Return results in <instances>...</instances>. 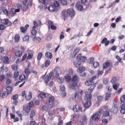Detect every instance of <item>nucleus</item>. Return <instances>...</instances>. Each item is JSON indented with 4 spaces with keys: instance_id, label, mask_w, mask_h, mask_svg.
Segmentation results:
<instances>
[{
    "instance_id": "36",
    "label": "nucleus",
    "mask_w": 125,
    "mask_h": 125,
    "mask_svg": "<svg viewBox=\"0 0 125 125\" xmlns=\"http://www.w3.org/2000/svg\"><path fill=\"white\" fill-rule=\"evenodd\" d=\"M109 82V80L107 78H104L103 80V83L105 85L107 84Z\"/></svg>"
},
{
    "instance_id": "52",
    "label": "nucleus",
    "mask_w": 125,
    "mask_h": 125,
    "mask_svg": "<svg viewBox=\"0 0 125 125\" xmlns=\"http://www.w3.org/2000/svg\"><path fill=\"white\" fill-rule=\"evenodd\" d=\"M77 80V77L76 75L74 76L72 79V81L73 82H76Z\"/></svg>"
},
{
    "instance_id": "31",
    "label": "nucleus",
    "mask_w": 125,
    "mask_h": 125,
    "mask_svg": "<svg viewBox=\"0 0 125 125\" xmlns=\"http://www.w3.org/2000/svg\"><path fill=\"white\" fill-rule=\"evenodd\" d=\"M25 76L24 75H20L19 78V80L22 81L25 79Z\"/></svg>"
},
{
    "instance_id": "13",
    "label": "nucleus",
    "mask_w": 125,
    "mask_h": 125,
    "mask_svg": "<svg viewBox=\"0 0 125 125\" xmlns=\"http://www.w3.org/2000/svg\"><path fill=\"white\" fill-rule=\"evenodd\" d=\"M32 39L34 41L36 42H39L41 41V39L40 37L35 35L33 37Z\"/></svg>"
},
{
    "instance_id": "14",
    "label": "nucleus",
    "mask_w": 125,
    "mask_h": 125,
    "mask_svg": "<svg viewBox=\"0 0 125 125\" xmlns=\"http://www.w3.org/2000/svg\"><path fill=\"white\" fill-rule=\"evenodd\" d=\"M73 64L75 65V66L76 67H78L79 66L81 65V62L80 61H73Z\"/></svg>"
},
{
    "instance_id": "19",
    "label": "nucleus",
    "mask_w": 125,
    "mask_h": 125,
    "mask_svg": "<svg viewBox=\"0 0 125 125\" xmlns=\"http://www.w3.org/2000/svg\"><path fill=\"white\" fill-rule=\"evenodd\" d=\"M22 51H20L16 52L15 53L16 56L18 57H21L22 55Z\"/></svg>"
},
{
    "instance_id": "39",
    "label": "nucleus",
    "mask_w": 125,
    "mask_h": 125,
    "mask_svg": "<svg viewBox=\"0 0 125 125\" xmlns=\"http://www.w3.org/2000/svg\"><path fill=\"white\" fill-rule=\"evenodd\" d=\"M33 55V53H29L27 57V59L28 60L30 59L32 57Z\"/></svg>"
},
{
    "instance_id": "63",
    "label": "nucleus",
    "mask_w": 125,
    "mask_h": 125,
    "mask_svg": "<svg viewBox=\"0 0 125 125\" xmlns=\"http://www.w3.org/2000/svg\"><path fill=\"white\" fill-rule=\"evenodd\" d=\"M48 24L49 25L48 28L49 29L50 28V27L51 25H53V22L51 21H49L48 22Z\"/></svg>"
},
{
    "instance_id": "22",
    "label": "nucleus",
    "mask_w": 125,
    "mask_h": 125,
    "mask_svg": "<svg viewBox=\"0 0 125 125\" xmlns=\"http://www.w3.org/2000/svg\"><path fill=\"white\" fill-rule=\"evenodd\" d=\"M85 83L86 85L89 86L93 84L94 83L90 79V80L89 81H86Z\"/></svg>"
},
{
    "instance_id": "51",
    "label": "nucleus",
    "mask_w": 125,
    "mask_h": 125,
    "mask_svg": "<svg viewBox=\"0 0 125 125\" xmlns=\"http://www.w3.org/2000/svg\"><path fill=\"white\" fill-rule=\"evenodd\" d=\"M19 72L18 71L15 72L14 73V78H16L19 75Z\"/></svg>"
},
{
    "instance_id": "24",
    "label": "nucleus",
    "mask_w": 125,
    "mask_h": 125,
    "mask_svg": "<svg viewBox=\"0 0 125 125\" xmlns=\"http://www.w3.org/2000/svg\"><path fill=\"white\" fill-rule=\"evenodd\" d=\"M118 108L117 107L114 106L111 109V111L113 112L114 114H116L117 112Z\"/></svg>"
},
{
    "instance_id": "48",
    "label": "nucleus",
    "mask_w": 125,
    "mask_h": 125,
    "mask_svg": "<svg viewBox=\"0 0 125 125\" xmlns=\"http://www.w3.org/2000/svg\"><path fill=\"white\" fill-rule=\"evenodd\" d=\"M29 37L28 36H26L24 37L23 39V41L27 42L29 40Z\"/></svg>"
},
{
    "instance_id": "10",
    "label": "nucleus",
    "mask_w": 125,
    "mask_h": 125,
    "mask_svg": "<svg viewBox=\"0 0 125 125\" xmlns=\"http://www.w3.org/2000/svg\"><path fill=\"white\" fill-rule=\"evenodd\" d=\"M68 10L69 11V13H68L69 16H70L71 18L74 16L75 15V13L74 11L72 9H68Z\"/></svg>"
},
{
    "instance_id": "12",
    "label": "nucleus",
    "mask_w": 125,
    "mask_h": 125,
    "mask_svg": "<svg viewBox=\"0 0 125 125\" xmlns=\"http://www.w3.org/2000/svg\"><path fill=\"white\" fill-rule=\"evenodd\" d=\"M120 112L122 114L125 113V103L122 105L120 106Z\"/></svg>"
},
{
    "instance_id": "55",
    "label": "nucleus",
    "mask_w": 125,
    "mask_h": 125,
    "mask_svg": "<svg viewBox=\"0 0 125 125\" xmlns=\"http://www.w3.org/2000/svg\"><path fill=\"white\" fill-rule=\"evenodd\" d=\"M52 36L51 34H49L47 37L46 39L47 41L50 40H51Z\"/></svg>"
},
{
    "instance_id": "3",
    "label": "nucleus",
    "mask_w": 125,
    "mask_h": 125,
    "mask_svg": "<svg viewBox=\"0 0 125 125\" xmlns=\"http://www.w3.org/2000/svg\"><path fill=\"white\" fill-rule=\"evenodd\" d=\"M102 111L103 110L102 109H100L98 112H96L95 114H93L91 116L92 119L95 121L98 120L100 118L101 113Z\"/></svg>"
},
{
    "instance_id": "47",
    "label": "nucleus",
    "mask_w": 125,
    "mask_h": 125,
    "mask_svg": "<svg viewBox=\"0 0 125 125\" xmlns=\"http://www.w3.org/2000/svg\"><path fill=\"white\" fill-rule=\"evenodd\" d=\"M59 5V3L58 1H54L53 5L56 8V7H58Z\"/></svg>"
},
{
    "instance_id": "25",
    "label": "nucleus",
    "mask_w": 125,
    "mask_h": 125,
    "mask_svg": "<svg viewBox=\"0 0 125 125\" xmlns=\"http://www.w3.org/2000/svg\"><path fill=\"white\" fill-rule=\"evenodd\" d=\"M24 72L26 74V78H28L30 73V70L28 68H26Z\"/></svg>"
},
{
    "instance_id": "11",
    "label": "nucleus",
    "mask_w": 125,
    "mask_h": 125,
    "mask_svg": "<svg viewBox=\"0 0 125 125\" xmlns=\"http://www.w3.org/2000/svg\"><path fill=\"white\" fill-rule=\"evenodd\" d=\"M60 70L59 68L57 67H55L54 70V72H55L56 77L57 78H58L59 77V75L58 72L59 71H60Z\"/></svg>"
},
{
    "instance_id": "7",
    "label": "nucleus",
    "mask_w": 125,
    "mask_h": 125,
    "mask_svg": "<svg viewBox=\"0 0 125 125\" xmlns=\"http://www.w3.org/2000/svg\"><path fill=\"white\" fill-rule=\"evenodd\" d=\"M108 107L106 106L104 107V111H103V116L105 117L109 115V112L108 110Z\"/></svg>"
},
{
    "instance_id": "60",
    "label": "nucleus",
    "mask_w": 125,
    "mask_h": 125,
    "mask_svg": "<svg viewBox=\"0 0 125 125\" xmlns=\"http://www.w3.org/2000/svg\"><path fill=\"white\" fill-rule=\"evenodd\" d=\"M9 94V93L8 92L6 91H4L3 92V95L1 96V97H3V96H7Z\"/></svg>"
},
{
    "instance_id": "41",
    "label": "nucleus",
    "mask_w": 125,
    "mask_h": 125,
    "mask_svg": "<svg viewBox=\"0 0 125 125\" xmlns=\"http://www.w3.org/2000/svg\"><path fill=\"white\" fill-rule=\"evenodd\" d=\"M50 61L47 59L45 63V66L46 67H48L50 65Z\"/></svg>"
},
{
    "instance_id": "32",
    "label": "nucleus",
    "mask_w": 125,
    "mask_h": 125,
    "mask_svg": "<svg viewBox=\"0 0 125 125\" xmlns=\"http://www.w3.org/2000/svg\"><path fill=\"white\" fill-rule=\"evenodd\" d=\"M35 115L34 111V110H32L31 111L30 115V119L31 120V118L33 119V117Z\"/></svg>"
},
{
    "instance_id": "28",
    "label": "nucleus",
    "mask_w": 125,
    "mask_h": 125,
    "mask_svg": "<svg viewBox=\"0 0 125 125\" xmlns=\"http://www.w3.org/2000/svg\"><path fill=\"white\" fill-rule=\"evenodd\" d=\"M117 80V79L116 77H113L111 80V82L113 84L116 83Z\"/></svg>"
},
{
    "instance_id": "62",
    "label": "nucleus",
    "mask_w": 125,
    "mask_h": 125,
    "mask_svg": "<svg viewBox=\"0 0 125 125\" xmlns=\"http://www.w3.org/2000/svg\"><path fill=\"white\" fill-rule=\"evenodd\" d=\"M3 23L5 25H7L9 22V20L8 19H5L3 20Z\"/></svg>"
},
{
    "instance_id": "20",
    "label": "nucleus",
    "mask_w": 125,
    "mask_h": 125,
    "mask_svg": "<svg viewBox=\"0 0 125 125\" xmlns=\"http://www.w3.org/2000/svg\"><path fill=\"white\" fill-rule=\"evenodd\" d=\"M47 105V106L46 105H44L42 106L41 108V110L42 111H44L46 110V109L47 110H49L50 109H48L49 106Z\"/></svg>"
},
{
    "instance_id": "38",
    "label": "nucleus",
    "mask_w": 125,
    "mask_h": 125,
    "mask_svg": "<svg viewBox=\"0 0 125 125\" xmlns=\"http://www.w3.org/2000/svg\"><path fill=\"white\" fill-rule=\"evenodd\" d=\"M60 2L62 5H66L67 3V1L66 0H61Z\"/></svg>"
},
{
    "instance_id": "54",
    "label": "nucleus",
    "mask_w": 125,
    "mask_h": 125,
    "mask_svg": "<svg viewBox=\"0 0 125 125\" xmlns=\"http://www.w3.org/2000/svg\"><path fill=\"white\" fill-rule=\"evenodd\" d=\"M97 98L98 101H100L103 99V96L100 95L97 97Z\"/></svg>"
},
{
    "instance_id": "59",
    "label": "nucleus",
    "mask_w": 125,
    "mask_h": 125,
    "mask_svg": "<svg viewBox=\"0 0 125 125\" xmlns=\"http://www.w3.org/2000/svg\"><path fill=\"white\" fill-rule=\"evenodd\" d=\"M20 29L21 31L23 33H25V31H26V30L25 29L24 27H21Z\"/></svg>"
},
{
    "instance_id": "46",
    "label": "nucleus",
    "mask_w": 125,
    "mask_h": 125,
    "mask_svg": "<svg viewBox=\"0 0 125 125\" xmlns=\"http://www.w3.org/2000/svg\"><path fill=\"white\" fill-rule=\"evenodd\" d=\"M65 79L66 81L69 82L71 80V78L70 76H68L65 77Z\"/></svg>"
},
{
    "instance_id": "43",
    "label": "nucleus",
    "mask_w": 125,
    "mask_h": 125,
    "mask_svg": "<svg viewBox=\"0 0 125 125\" xmlns=\"http://www.w3.org/2000/svg\"><path fill=\"white\" fill-rule=\"evenodd\" d=\"M58 82L60 83H62L64 81V79L62 77L60 78L58 80Z\"/></svg>"
},
{
    "instance_id": "42",
    "label": "nucleus",
    "mask_w": 125,
    "mask_h": 125,
    "mask_svg": "<svg viewBox=\"0 0 125 125\" xmlns=\"http://www.w3.org/2000/svg\"><path fill=\"white\" fill-rule=\"evenodd\" d=\"M109 63L108 62H107L103 64V67L104 69L106 68V67L109 66Z\"/></svg>"
},
{
    "instance_id": "45",
    "label": "nucleus",
    "mask_w": 125,
    "mask_h": 125,
    "mask_svg": "<svg viewBox=\"0 0 125 125\" xmlns=\"http://www.w3.org/2000/svg\"><path fill=\"white\" fill-rule=\"evenodd\" d=\"M94 58L91 57L88 60V62L89 63H92L94 61Z\"/></svg>"
},
{
    "instance_id": "37",
    "label": "nucleus",
    "mask_w": 125,
    "mask_h": 125,
    "mask_svg": "<svg viewBox=\"0 0 125 125\" xmlns=\"http://www.w3.org/2000/svg\"><path fill=\"white\" fill-rule=\"evenodd\" d=\"M5 77L3 74L0 75V82L3 81L5 79Z\"/></svg>"
},
{
    "instance_id": "61",
    "label": "nucleus",
    "mask_w": 125,
    "mask_h": 125,
    "mask_svg": "<svg viewBox=\"0 0 125 125\" xmlns=\"http://www.w3.org/2000/svg\"><path fill=\"white\" fill-rule=\"evenodd\" d=\"M68 75H72L73 74V71L72 69H71L69 71L68 70Z\"/></svg>"
},
{
    "instance_id": "21",
    "label": "nucleus",
    "mask_w": 125,
    "mask_h": 125,
    "mask_svg": "<svg viewBox=\"0 0 125 125\" xmlns=\"http://www.w3.org/2000/svg\"><path fill=\"white\" fill-rule=\"evenodd\" d=\"M20 36L18 34H16L15 35L14 37V41L16 42H18L20 40Z\"/></svg>"
},
{
    "instance_id": "17",
    "label": "nucleus",
    "mask_w": 125,
    "mask_h": 125,
    "mask_svg": "<svg viewBox=\"0 0 125 125\" xmlns=\"http://www.w3.org/2000/svg\"><path fill=\"white\" fill-rule=\"evenodd\" d=\"M45 56L48 59H51L52 57V55L51 53L48 52L45 54Z\"/></svg>"
},
{
    "instance_id": "5",
    "label": "nucleus",
    "mask_w": 125,
    "mask_h": 125,
    "mask_svg": "<svg viewBox=\"0 0 125 125\" xmlns=\"http://www.w3.org/2000/svg\"><path fill=\"white\" fill-rule=\"evenodd\" d=\"M69 10H68L67 11L64 10L62 11L61 16L62 18L64 19V21H65L66 19L69 16Z\"/></svg>"
},
{
    "instance_id": "29",
    "label": "nucleus",
    "mask_w": 125,
    "mask_h": 125,
    "mask_svg": "<svg viewBox=\"0 0 125 125\" xmlns=\"http://www.w3.org/2000/svg\"><path fill=\"white\" fill-rule=\"evenodd\" d=\"M77 83L74 82L73 83L72 85H71L70 87V88L72 89H73L74 88V87L77 86Z\"/></svg>"
},
{
    "instance_id": "8",
    "label": "nucleus",
    "mask_w": 125,
    "mask_h": 125,
    "mask_svg": "<svg viewBox=\"0 0 125 125\" xmlns=\"http://www.w3.org/2000/svg\"><path fill=\"white\" fill-rule=\"evenodd\" d=\"M75 6L76 8L80 11H81L83 10V6L79 3H77L76 4Z\"/></svg>"
},
{
    "instance_id": "9",
    "label": "nucleus",
    "mask_w": 125,
    "mask_h": 125,
    "mask_svg": "<svg viewBox=\"0 0 125 125\" xmlns=\"http://www.w3.org/2000/svg\"><path fill=\"white\" fill-rule=\"evenodd\" d=\"M48 10L51 11H57V9L53 5H50L48 8Z\"/></svg>"
},
{
    "instance_id": "40",
    "label": "nucleus",
    "mask_w": 125,
    "mask_h": 125,
    "mask_svg": "<svg viewBox=\"0 0 125 125\" xmlns=\"http://www.w3.org/2000/svg\"><path fill=\"white\" fill-rule=\"evenodd\" d=\"M120 101L122 103L125 102V95H124L120 98Z\"/></svg>"
},
{
    "instance_id": "26",
    "label": "nucleus",
    "mask_w": 125,
    "mask_h": 125,
    "mask_svg": "<svg viewBox=\"0 0 125 125\" xmlns=\"http://www.w3.org/2000/svg\"><path fill=\"white\" fill-rule=\"evenodd\" d=\"M2 60L4 63L5 64L7 63L9 60L8 57L7 56H4L2 58Z\"/></svg>"
},
{
    "instance_id": "1",
    "label": "nucleus",
    "mask_w": 125,
    "mask_h": 125,
    "mask_svg": "<svg viewBox=\"0 0 125 125\" xmlns=\"http://www.w3.org/2000/svg\"><path fill=\"white\" fill-rule=\"evenodd\" d=\"M54 97L50 95L49 96L48 100L46 102V104L49 106L48 109H51L53 107L56 106L58 102L54 101Z\"/></svg>"
},
{
    "instance_id": "23",
    "label": "nucleus",
    "mask_w": 125,
    "mask_h": 125,
    "mask_svg": "<svg viewBox=\"0 0 125 125\" xmlns=\"http://www.w3.org/2000/svg\"><path fill=\"white\" fill-rule=\"evenodd\" d=\"M111 96V94L110 93H106L104 99L106 101H107L109 99Z\"/></svg>"
},
{
    "instance_id": "35",
    "label": "nucleus",
    "mask_w": 125,
    "mask_h": 125,
    "mask_svg": "<svg viewBox=\"0 0 125 125\" xmlns=\"http://www.w3.org/2000/svg\"><path fill=\"white\" fill-rule=\"evenodd\" d=\"M119 86V84L118 83H116L113 85V88L115 90H117Z\"/></svg>"
},
{
    "instance_id": "16",
    "label": "nucleus",
    "mask_w": 125,
    "mask_h": 125,
    "mask_svg": "<svg viewBox=\"0 0 125 125\" xmlns=\"http://www.w3.org/2000/svg\"><path fill=\"white\" fill-rule=\"evenodd\" d=\"M46 94L44 93H40L38 95V97L39 98H40L41 99H44L46 97Z\"/></svg>"
},
{
    "instance_id": "4",
    "label": "nucleus",
    "mask_w": 125,
    "mask_h": 125,
    "mask_svg": "<svg viewBox=\"0 0 125 125\" xmlns=\"http://www.w3.org/2000/svg\"><path fill=\"white\" fill-rule=\"evenodd\" d=\"M53 71H52V72H50L49 75H47L45 77L44 79V82L46 85L47 84L50 79L52 80L54 78V76L53 75Z\"/></svg>"
},
{
    "instance_id": "58",
    "label": "nucleus",
    "mask_w": 125,
    "mask_h": 125,
    "mask_svg": "<svg viewBox=\"0 0 125 125\" xmlns=\"http://www.w3.org/2000/svg\"><path fill=\"white\" fill-rule=\"evenodd\" d=\"M107 39L106 38H104L101 42V43L102 44H104L107 41Z\"/></svg>"
},
{
    "instance_id": "15",
    "label": "nucleus",
    "mask_w": 125,
    "mask_h": 125,
    "mask_svg": "<svg viewBox=\"0 0 125 125\" xmlns=\"http://www.w3.org/2000/svg\"><path fill=\"white\" fill-rule=\"evenodd\" d=\"M32 92H30L27 95V96L26 95L25 96V97L26 100L27 101L30 100L32 98Z\"/></svg>"
},
{
    "instance_id": "27",
    "label": "nucleus",
    "mask_w": 125,
    "mask_h": 125,
    "mask_svg": "<svg viewBox=\"0 0 125 125\" xmlns=\"http://www.w3.org/2000/svg\"><path fill=\"white\" fill-rule=\"evenodd\" d=\"M85 70V68L82 66L79 67L77 69V71L79 72H83Z\"/></svg>"
},
{
    "instance_id": "33",
    "label": "nucleus",
    "mask_w": 125,
    "mask_h": 125,
    "mask_svg": "<svg viewBox=\"0 0 125 125\" xmlns=\"http://www.w3.org/2000/svg\"><path fill=\"white\" fill-rule=\"evenodd\" d=\"M79 59L82 62H84L86 60V57L85 56H81L79 58Z\"/></svg>"
},
{
    "instance_id": "18",
    "label": "nucleus",
    "mask_w": 125,
    "mask_h": 125,
    "mask_svg": "<svg viewBox=\"0 0 125 125\" xmlns=\"http://www.w3.org/2000/svg\"><path fill=\"white\" fill-rule=\"evenodd\" d=\"M23 5H24V8L27 9L28 8V6L29 5V2L27 0H24L23 2Z\"/></svg>"
},
{
    "instance_id": "2",
    "label": "nucleus",
    "mask_w": 125,
    "mask_h": 125,
    "mask_svg": "<svg viewBox=\"0 0 125 125\" xmlns=\"http://www.w3.org/2000/svg\"><path fill=\"white\" fill-rule=\"evenodd\" d=\"M92 91L90 90V92H87V94H86L85 98L88 101L86 102L84 104V107L87 108H88L91 105V100L92 95L91 94Z\"/></svg>"
},
{
    "instance_id": "64",
    "label": "nucleus",
    "mask_w": 125,
    "mask_h": 125,
    "mask_svg": "<svg viewBox=\"0 0 125 125\" xmlns=\"http://www.w3.org/2000/svg\"><path fill=\"white\" fill-rule=\"evenodd\" d=\"M31 125H37V124L34 121H31L30 123Z\"/></svg>"
},
{
    "instance_id": "57",
    "label": "nucleus",
    "mask_w": 125,
    "mask_h": 125,
    "mask_svg": "<svg viewBox=\"0 0 125 125\" xmlns=\"http://www.w3.org/2000/svg\"><path fill=\"white\" fill-rule=\"evenodd\" d=\"M79 73H80L79 75H80L82 77H84L86 75V73L84 72Z\"/></svg>"
},
{
    "instance_id": "53",
    "label": "nucleus",
    "mask_w": 125,
    "mask_h": 125,
    "mask_svg": "<svg viewBox=\"0 0 125 125\" xmlns=\"http://www.w3.org/2000/svg\"><path fill=\"white\" fill-rule=\"evenodd\" d=\"M80 49V48L76 49L73 52V54H74L75 55L79 52Z\"/></svg>"
},
{
    "instance_id": "56",
    "label": "nucleus",
    "mask_w": 125,
    "mask_h": 125,
    "mask_svg": "<svg viewBox=\"0 0 125 125\" xmlns=\"http://www.w3.org/2000/svg\"><path fill=\"white\" fill-rule=\"evenodd\" d=\"M31 109V108L27 106L26 107L25 110L26 112L28 113L30 112Z\"/></svg>"
},
{
    "instance_id": "49",
    "label": "nucleus",
    "mask_w": 125,
    "mask_h": 125,
    "mask_svg": "<svg viewBox=\"0 0 125 125\" xmlns=\"http://www.w3.org/2000/svg\"><path fill=\"white\" fill-rule=\"evenodd\" d=\"M18 97V94H15L12 96L11 98L13 100H17Z\"/></svg>"
},
{
    "instance_id": "6",
    "label": "nucleus",
    "mask_w": 125,
    "mask_h": 125,
    "mask_svg": "<svg viewBox=\"0 0 125 125\" xmlns=\"http://www.w3.org/2000/svg\"><path fill=\"white\" fill-rule=\"evenodd\" d=\"M73 110L74 112H77L80 111L82 112V108L81 107L78 105H74L73 106Z\"/></svg>"
},
{
    "instance_id": "34",
    "label": "nucleus",
    "mask_w": 125,
    "mask_h": 125,
    "mask_svg": "<svg viewBox=\"0 0 125 125\" xmlns=\"http://www.w3.org/2000/svg\"><path fill=\"white\" fill-rule=\"evenodd\" d=\"M94 67V68H97L99 65V63L97 62H95L93 64Z\"/></svg>"
},
{
    "instance_id": "50",
    "label": "nucleus",
    "mask_w": 125,
    "mask_h": 125,
    "mask_svg": "<svg viewBox=\"0 0 125 125\" xmlns=\"http://www.w3.org/2000/svg\"><path fill=\"white\" fill-rule=\"evenodd\" d=\"M42 54L41 52H40L38 53L37 56V59L39 60L41 59L42 56Z\"/></svg>"
},
{
    "instance_id": "30",
    "label": "nucleus",
    "mask_w": 125,
    "mask_h": 125,
    "mask_svg": "<svg viewBox=\"0 0 125 125\" xmlns=\"http://www.w3.org/2000/svg\"><path fill=\"white\" fill-rule=\"evenodd\" d=\"M6 90L9 93H10L12 90V88L11 87L8 86L6 87Z\"/></svg>"
},
{
    "instance_id": "44",
    "label": "nucleus",
    "mask_w": 125,
    "mask_h": 125,
    "mask_svg": "<svg viewBox=\"0 0 125 125\" xmlns=\"http://www.w3.org/2000/svg\"><path fill=\"white\" fill-rule=\"evenodd\" d=\"M60 91L62 92L64 91L65 90V88L63 85H61L60 86Z\"/></svg>"
}]
</instances>
